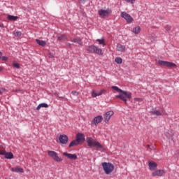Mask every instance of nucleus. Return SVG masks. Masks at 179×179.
Returning <instances> with one entry per match:
<instances>
[{
  "label": "nucleus",
  "mask_w": 179,
  "mask_h": 179,
  "mask_svg": "<svg viewBox=\"0 0 179 179\" xmlns=\"http://www.w3.org/2000/svg\"><path fill=\"white\" fill-rule=\"evenodd\" d=\"M79 143H80L78 141L73 140L69 145V148H73V146H78V145H79Z\"/></svg>",
  "instance_id": "5701e85b"
},
{
  "label": "nucleus",
  "mask_w": 179,
  "mask_h": 179,
  "mask_svg": "<svg viewBox=\"0 0 179 179\" xmlns=\"http://www.w3.org/2000/svg\"><path fill=\"white\" fill-rule=\"evenodd\" d=\"M165 30H166V31H170L171 30V27L169 26V25H166V26H165Z\"/></svg>",
  "instance_id": "2f4dec72"
},
{
  "label": "nucleus",
  "mask_w": 179,
  "mask_h": 179,
  "mask_svg": "<svg viewBox=\"0 0 179 179\" xmlns=\"http://www.w3.org/2000/svg\"><path fill=\"white\" fill-rule=\"evenodd\" d=\"M102 167L105 174H111L114 171V164L110 162L102 163Z\"/></svg>",
  "instance_id": "7ed1b4c3"
},
{
  "label": "nucleus",
  "mask_w": 179,
  "mask_h": 179,
  "mask_svg": "<svg viewBox=\"0 0 179 179\" xmlns=\"http://www.w3.org/2000/svg\"><path fill=\"white\" fill-rule=\"evenodd\" d=\"M6 92H7L6 89L0 88V94H3V93H6Z\"/></svg>",
  "instance_id": "7c9ffc66"
},
{
  "label": "nucleus",
  "mask_w": 179,
  "mask_h": 179,
  "mask_svg": "<svg viewBox=\"0 0 179 179\" xmlns=\"http://www.w3.org/2000/svg\"><path fill=\"white\" fill-rule=\"evenodd\" d=\"M59 141L62 145H66L68 143V136L63 134L59 137Z\"/></svg>",
  "instance_id": "f8f14e48"
},
{
  "label": "nucleus",
  "mask_w": 179,
  "mask_h": 179,
  "mask_svg": "<svg viewBox=\"0 0 179 179\" xmlns=\"http://www.w3.org/2000/svg\"><path fill=\"white\" fill-rule=\"evenodd\" d=\"M71 43H77L78 44H79L80 45H82V44H83V43H82V41L80 40V38H76L74 39H72L71 41Z\"/></svg>",
  "instance_id": "393cba45"
},
{
  "label": "nucleus",
  "mask_w": 179,
  "mask_h": 179,
  "mask_svg": "<svg viewBox=\"0 0 179 179\" xmlns=\"http://www.w3.org/2000/svg\"><path fill=\"white\" fill-rule=\"evenodd\" d=\"M120 16L126 20L127 24H131L134 22V18L125 11L122 12Z\"/></svg>",
  "instance_id": "423d86ee"
},
{
  "label": "nucleus",
  "mask_w": 179,
  "mask_h": 179,
  "mask_svg": "<svg viewBox=\"0 0 179 179\" xmlns=\"http://www.w3.org/2000/svg\"><path fill=\"white\" fill-rule=\"evenodd\" d=\"M134 100L136 101H142V99H139V98H136V99H134Z\"/></svg>",
  "instance_id": "58836bf2"
},
{
  "label": "nucleus",
  "mask_w": 179,
  "mask_h": 179,
  "mask_svg": "<svg viewBox=\"0 0 179 179\" xmlns=\"http://www.w3.org/2000/svg\"><path fill=\"white\" fill-rule=\"evenodd\" d=\"M80 2H86V1H87V0H80Z\"/></svg>",
  "instance_id": "79ce46f5"
},
{
  "label": "nucleus",
  "mask_w": 179,
  "mask_h": 179,
  "mask_svg": "<svg viewBox=\"0 0 179 179\" xmlns=\"http://www.w3.org/2000/svg\"><path fill=\"white\" fill-rule=\"evenodd\" d=\"M63 156L68 157L70 160L78 159V155H76V154H69L68 152H63Z\"/></svg>",
  "instance_id": "ddd939ff"
},
{
  "label": "nucleus",
  "mask_w": 179,
  "mask_h": 179,
  "mask_svg": "<svg viewBox=\"0 0 179 179\" xmlns=\"http://www.w3.org/2000/svg\"><path fill=\"white\" fill-rule=\"evenodd\" d=\"M0 155L5 156L6 159H13V153L7 152L6 151H2Z\"/></svg>",
  "instance_id": "f3484780"
},
{
  "label": "nucleus",
  "mask_w": 179,
  "mask_h": 179,
  "mask_svg": "<svg viewBox=\"0 0 179 179\" xmlns=\"http://www.w3.org/2000/svg\"><path fill=\"white\" fill-rule=\"evenodd\" d=\"M13 173H24V170L19 166L13 167L10 169Z\"/></svg>",
  "instance_id": "a211bd4d"
},
{
  "label": "nucleus",
  "mask_w": 179,
  "mask_h": 179,
  "mask_svg": "<svg viewBox=\"0 0 179 179\" xmlns=\"http://www.w3.org/2000/svg\"><path fill=\"white\" fill-rule=\"evenodd\" d=\"M102 121H103V116L98 115L93 119L92 124H94V125H98V124H100V122H101Z\"/></svg>",
  "instance_id": "4468645a"
},
{
  "label": "nucleus",
  "mask_w": 179,
  "mask_h": 179,
  "mask_svg": "<svg viewBox=\"0 0 179 179\" xmlns=\"http://www.w3.org/2000/svg\"><path fill=\"white\" fill-rule=\"evenodd\" d=\"M15 36H17V37H20V36H22V32L20 31H16L15 33Z\"/></svg>",
  "instance_id": "f704fd0d"
},
{
  "label": "nucleus",
  "mask_w": 179,
  "mask_h": 179,
  "mask_svg": "<svg viewBox=\"0 0 179 179\" xmlns=\"http://www.w3.org/2000/svg\"><path fill=\"white\" fill-rule=\"evenodd\" d=\"M2 57V52H0V58Z\"/></svg>",
  "instance_id": "37998d69"
},
{
  "label": "nucleus",
  "mask_w": 179,
  "mask_h": 179,
  "mask_svg": "<svg viewBox=\"0 0 179 179\" xmlns=\"http://www.w3.org/2000/svg\"><path fill=\"white\" fill-rule=\"evenodd\" d=\"M96 41H98L99 44H101L102 45H106V43L104 42V39H96Z\"/></svg>",
  "instance_id": "c85d7f7f"
},
{
  "label": "nucleus",
  "mask_w": 179,
  "mask_h": 179,
  "mask_svg": "<svg viewBox=\"0 0 179 179\" xmlns=\"http://www.w3.org/2000/svg\"><path fill=\"white\" fill-rule=\"evenodd\" d=\"M164 174H166V171L163 170V169H158V170H155L154 172H152V177H162L163 176Z\"/></svg>",
  "instance_id": "9d476101"
},
{
  "label": "nucleus",
  "mask_w": 179,
  "mask_h": 179,
  "mask_svg": "<svg viewBox=\"0 0 179 179\" xmlns=\"http://www.w3.org/2000/svg\"><path fill=\"white\" fill-rule=\"evenodd\" d=\"M151 114H152V115H157V117H159L160 115H163V113H162V112H160V110L156 109V108H153L151 110Z\"/></svg>",
  "instance_id": "6ab92c4d"
},
{
  "label": "nucleus",
  "mask_w": 179,
  "mask_h": 179,
  "mask_svg": "<svg viewBox=\"0 0 179 179\" xmlns=\"http://www.w3.org/2000/svg\"><path fill=\"white\" fill-rule=\"evenodd\" d=\"M48 156L52 157V159H53L55 162H62V159L59 158V157L58 156V154H57L55 151L48 150Z\"/></svg>",
  "instance_id": "0eeeda50"
},
{
  "label": "nucleus",
  "mask_w": 179,
  "mask_h": 179,
  "mask_svg": "<svg viewBox=\"0 0 179 179\" xmlns=\"http://www.w3.org/2000/svg\"><path fill=\"white\" fill-rule=\"evenodd\" d=\"M7 19H8V20H13V21H15V20H17V19H19V17L15 16V15H8L7 16Z\"/></svg>",
  "instance_id": "a878e982"
},
{
  "label": "nucleus",
  "mask_w": 179,
  "mask_h": 179,
  "mask_svg": "<svg viewBox=\"0 0 179 179\" xmlns=\"http://www.w3.org/2000/svg\"><path fill=\"white\" fill-rule=\"evenodd\" d=\"M76 140L77 141H78L80 143V142H85V134H81V133H78L76 135Z\"/></svg>",
  "instance_id": "dca6fc26"
},
{
  "label": "nucleus",
  "mask_w": 179,
  "mask_h": 179,
  "mask_svg": "<svg viewBox=\"0 0 179 179\" xmlns=\"http://www.w3.org/2000/svg\"><path fill=\"white\" fill-rule=\"evenodd\" d=\"M104 92H106V90H101L99 92H96V91H92V97H97V96H101Z\"/></svg>",
  "instance_id": "aec40b11"
},
{
  "label": "nucleus",
  "mask_w": 179,
  "mask_h": 179,
  "mask_svg": "<svg viewBox=\"0 0 179 179\" xmlns=\"http://www.w3.org/2000/svg\"><path fill=\"white\" fill-rule=\"evenodd\" d=\"M116 50L119 52H125V51H127V47L122 44L118 43L116 46Z\"/></svg>",
  "instance_id": "2eb2a0df"
},
{
  "label": "nucleus",
  "mask_w": 179,
  "mask_h": 179,
  "mask_svg": "<svg viewBox=\"0 0 179 179\" xmlns=\"http://www.w3.org/2000/svg\"><path fill=\"white\" fill-rule=\"evenodd\" d=\"M98 13L100 17L104 19V17H108L113 13V10L111 8H107L106 10L100 9L98 10Z\"/></svg>",
  "instance_id": "39448f33"
},
{
  "label": "nucleus",
  "mask_w": 179,
  "mask_h": 179,
  "mask_svg": "<svg viewBox=\"0 0 179 179\" xmlns=\"http://www.w3.org/2000/svg\"><path fill=\"white\" fill-rule=\"evenodd\" d=\"M166 136L168 137L169 139H173V134L169 135V133H166Z\"/></svg>",
  "instance_id": "72a5a7b5"
},
{
  "label": "nucleus",
  "mask_w": 179,
  "mask_h": 179,
  "mask_svg": "<svg viewBox=\"0 0 179 179\" xmlns=\"http://www.w3.org/2000/svg\"><path fill=\"white\" fill-rule=\"evenodd\" d=\"M2 61H8V57H2Z\"/></svg>",
  "instance_id": "ea45409f"
},
{
  "label": "nucleus",
  "mask_w": 179,
  "mask_h": 179,
  "mask_svg": "<svg viewBox=\"0 0 179 179\" xmlns=\"http://www.w3.org/2000/svg\"><path fill=\"white\" fill-rule=\"evenodd\" d=\"M13 65L14 68H17V69H19V68H20V65L18 63L14 62Z\"/></svg>",
  "instance_id": "c756f323"
},
{
  "label": "nucleus",
  "mask_w": 179,
  "mask_h": 179,
  "mask_svg": "<svg viewBox=\"0 0 179 179\" xmlns=\"http://www.w3.org/2000/svg\"><path fill=\"white\" fill-rule=\"evenodd\" d=\"M113 115H114V111L110 110V111L106 112L105 113V115H103L104 122H106L107 124V122H108V121H110V119Z\"/></svg>",
  "instance_id": "1a4fd4ad"
},
{
  "label": "nucleus",
  "mask_w": 179,
  "mask_h": 179,
  "mask_svg": "<svg viewBox=\"0 0 179 179\" xmlns=\"http://www.w3.org/2000/svg\"><path fill=\"white\" fill-rule=\"evenodd\" d=\"M86 50L88 51V52L97 54V55H103V50L94 45L87 46Z\"/></svg>",
  "instance_id": "20e7f679"
},
{
  "label": "nucleus",
  "mask_w": 179,
  "mask_h": 179,
  "mask_svg": "<svg viewBox=\"0 0 179 179\" xmlns=\"http://www.w3.org/2000/svg\"><path fill=\"white\" fill-rule=\"evenodd\" d=\"M55 56L53 53H49V58H54Z\"/></svg>",
  "instance_id": "4c0bfd02"
},
{
  "label": "nucleus",
  "mask_w": 179,
  "mask_h": 179,
  "mask_svg": "<svg viewBox=\"0 0 179 179\" xmlns=\"http://www.w3.org/2000/svg\"><path fill=\"white\" fill-rule=\"evenodd\" d=\"M112 89L113 90H115V92H117V93H119V95L115 96L116 99H120V100H122V101H124L125 104H127V99H132V94L127 91H123L117 86H113Z\"/></svg>",
  "instance_id": "f257e3e1"
},
{
  "label": "nucleus",
  "mask_w": 179,
  "mask_h": 179,
  "mask_svg": "<svg viewBox=\"0 0 179 179\" xmlns=\"http://www.w3.org/2000/svg\"><path fill=\"white\" fill-rule=\"evenodd\" d=\"M129 3H135L136 0H126Z\"/></svg>",
  "instance_id": "e433bc0d"
},
{
  "label": "nucleus",
  "mask_w": 179,
  "mask_h": 179,
  "mask_svg": "<svg viewBox=\"0 0 179 179\" xmlns=\"http://www.w3.org/2000/svg\"><path fill=\"white\" fill-rule=\"evenodd\" d=\"M87 146L90 148H96V150H102L103 152L106 151V148L100 142L97 141L96 140H94L92 137H87Z\"/></svg>",
  "instance_id": "f03ea898"
},
{
  "label": "nucleus",
  "mask_w": 179,
  "mask_h": 179,
  "mask_svg": "<svg viewBox=\"0 0 179 179\" xmlns=\"http://www.w3.org/2000/svg\"><path fill=\"white\" fill-rule=\"evenodd\" d=\"M148 168L150 171H155L157 170V164L153 161L148 162Z\"/></svg>",
  "instance_id": "9b49d317"
},
{
  "label": "nucleus",
  "mask_w": 179,
  "mask_h": 179,
  "mask_svg": "<svg viewBox=\"0 0 179 179\" xmlns=\"http://www.w3.org/2000/svg\"><path fill=\"white\" fill-rule=\"evenodd\" d=\"M71 94H73V96H78L79 94V92L76 91H72Z\"/></svg>",
  "instance_id": "473e14b6"
},
{
  "label": "nucleus",
  "mask_w": 179,
  "mask_h": 179,
  "mask_svg": "<svg viewBox=\"0 0 179 179\" xmlns=\"http://www.w3.org/2000/svg\"><path fill=\"white\" fill-rule=\"evenodd\" d=\"M158 64L159 65H162V66H166L167 68H174V67L177 66V65H176V64H174L171 62H166V61H163V60L158 61Z\"/></svg>",
  "instance_id": "6e6552de"
},
{
  "label": "nucleus",
  "mask_w": 179,
  "mask_h": 179,
  "mask_svg": "<svg viewBox=\"0 0 179 179\" xmlns=\"http://www.w3.org/2000/svg\"><path fill=\"white\" fill-rule=\"evenodd\" d=\"M36 41L37 44H38V45H41V47H45V45H47V42H45V41L36 39Z\"/></svg>",
  "instance_id": "412c9836"
},
{
  "label": "nucleus",
  "mask_w": 179,
  "mask_h": 179,
  "mask_svg": "<svg viewBox=\"0 0 179 179\" xmlns=\"http://www.w3.org/2000/svg\"><path fill=\"white\" fill-rule=\"evenodd\" d=\"M146 149L148 152H152V148H150V145H147Z\"/></svg>",
  "instance_id": "c9c22d12"
},
{
  "label": "nucleus",
  "mask_w": 179,
  "mask_h": 179,
  "mask_svg": "<svg viewBox=\"0 0 179 179\" xmlns=\"http://www.w3.org/2000/svg\"><path fill=\"white\" fill-rule=\"evenodd\" d=\"M57 40H59V41H64V40H68V37H66V35L65 34H62L57 36Z\"/></svg>",
  "instance_id": "bb28decb"
},
{
  "label": "nucleus",
  "mask_w": 179,
  "mask_h": 179,
  "mask_svg": "<svg viewBox=\"0 0 179 179\" xmlns=\"http://www.w3.org/2000/svg\"><path fill=\"white\" fill-rule=\"evenodd\" d=\"M40 108H48V104L45 103H41L36 107V110H38Z\"/></svg>",
  "instance_id": "4be33fe9"
},
{
  "label": "nucleus",
  "mask_w": 179,
  "mask_h": 179,
  "mask_svg": "<svg viewBox=\"0 0 179 179\" xmlns=\"http://www.w3.org/2000/svg\"><path fill=\"white\" fill-rule=\"evenodd\" d=\"M2 71H3V68H2L1 66H0V72H2Z\"/></svg>",
  "instance_id": "a19ab883"
},
{
  "label": "nucleus",
  "mask_w": 179,
  "mask_h": 179,
  "mask_svg": "<svg viewBox=\"0 0 179 179\" xmlns=\"http://www.w3.org/2000/svg\"><path fill=\"white\" fill-rule=\"evenodd\" d=\"M115 62H116V64H122V59L120 57H116L115 59Z\"/></svg>",
  "instance_id": "cd10ccee"
},
{
  "label": "nucleus",
  "mask_w": 179,
  "mask_h": 179,
  "mask_svg": "<svg viewBox=\"0 0 179 179\" xmlns=\"http://www.w3.org/2000/svg\"><path fill=\"white\" fill-rule=\"evenodd\" d=\"M132 32L134 33V34H139V33H141V27L137 26L133 28Z\"/></svg>",
  "instance_id": "b1692460"
}]
</instances>
